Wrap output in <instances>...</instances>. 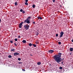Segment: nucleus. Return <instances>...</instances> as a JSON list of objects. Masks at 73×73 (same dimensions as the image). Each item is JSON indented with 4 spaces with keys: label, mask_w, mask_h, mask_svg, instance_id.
Here are the masks:
<instances>
[{
    "label": "nucleus",
    "mask_w": 73,
    "mask_h": 73,
    "mask_svg": "<svg viewBox=\"0 0 73 73\" xmlns=\"http://www.w3.org/2000/svg\"><path fill=\"white\" fill-rule=\"evenodd\" d=\"M32 45H33L34 47H36V44H32Z\"/></svg>",
    "instance_id": "obj_14"
},
{
    "label": "nucleus",
    "mask_w": 73,
    "mask_h": 73,
    "mask_svg": "<svg viewBox=\"0 0 73 73\" xmlns=\"http://www.w3.org/2000/svg\"><path fill=\"white\" fill-rule=\"evenodd\" d=\"M15 5H17V2L15 3Z\"/></svg>",
    "instance_id": "obj_17"
},
{
    "label": "nucleus",
    "mask_w": 73,
    "mask_h": 73,
    "mask_svg": "<svg viewBox=\"0 0 73 73\" xmlns=\"http://www.w3.org/2000/svg\"><path fill=\"white\" fill-rule=\"evenodd\" d=\"M32 7H33V8H35V5H33L32 6Z\"/></svg>",
    "instance_id": "obj_15"
},
{
    "label": "nucleus",
    "mask_w": 73,
    "mask_h": 73,
    "mask_svg": "<svg viewBox=\"0 0 73 73\" xmlns=\"http://www.w3.org/2000/svg\"><path fill=\"white\" fill-rule=\"evenodd\" d=\"M33 24H35V22H33Z\"/></svg>",
    "instance_id": "obj_36"
},
{
    "label": "nucleus",
    "mask_w": 73,
    "mask_h": 73,
    "mask_svg": "<svg viewBox=\"0 0 73 73\" xmlns=\"http://www.w3.org/2000/svg\"><path fill=\"white\" fill-rule=\"evenodd\" d=\"M66 38V39H67V38H66V37H65L64 38V39H65Z\"/></svg>",
    "instance_id": "obj_40"
},
{
    "label": "nucleus",
    "mask_w": 73,
    "mask_h": 73,
    "mask_svg": "<svg viewBox=\"0 0 73 73\" xmlns=\"http://www.w3.org/2000/svg\"><path fill=\"white\" fill-rule=\"evenodd\" d=\"M22 42L23 43H26L27 42L25 41V40H23L22 41Z\"/></svg>",
    "instance_id": "obj_12"
},
{
    "label": "nucleus",
    "mask_w": 73,
    "mask_h": 73,
    "mask_svg": "<svg viewBox=\"0 0 73 73\" xmlns=\"http://www.w3.org/2000/svg\"><path fill=\"white\" fill-rule=\"evenodd\" d=\"M25 13V11H22V13Z\"/></svg>",
    "instance_id": "obj_27"
},
{
    "label": "nucleus",
    "mask_w": 73,
    "mask_h": 73,
    "mask_svg": "<svg viewBox=\"0 0 73 73\" xmlns=\"http://www.w3.org/2000/svg\"><path fill=\"white\" fill-rule=\"evenodd\" d=\"M25 40H26V39H27V37H25Z\"/></svg>",
    "instance_id": "obj_37"
},
{
    "label": "nucleus",
    "mask_w": 73,
    "mask_h": 73,
    "mask_svg": "<svg viewBox=\"0 0 73 73\" xmlns=\"http://www.w3.org/2000/svg\"><path fill=\"white\" fill-rule=\"evenodd\" d=\"M29 46H31L32 45V44L31 43H29Z\"/></svg>",
    "instance_id": "obj_13"
},
{
    "label": "nucleus",
    "mask_w": 73,
    "mask_h": 73,
    "mask_svg": "<svg viewBox=\"0 0 73 73\" xmlns=\"http://www.w3.org/2000/svg\"><path fill=\"white\" fill-rule=\"evenodd\" d=\"M71 41L73 42V39H72V40H71Z\"/></svg>",
    "instance_id": "obj_38"
},
{
    "label": "nucleus",
    "mask_w": 73,
    "mask_h": 73,
    "mask_svg": "<svg viewBox=\"0 0 73 73\" xmlns=\"http://www.w3.org/2000/svg\"><path fill=\"white\" fill-rule=\"evenodd\" d=\"M19 37H20V36H19Z\"/></svg>",
    "instance_id": "obj_42"
},
{
    "label": "nucleus",
    "mask_w": 73,
    "mask_h": 73,
    "mask_svg": "<svg viewBox=\"0 0 73 73\" xmlns=\"http://www.w3.org/2000/svg\"><path fill=\"white\" fill-rule=\"evenodd\" d=\"M61 55H62V53L59 52L58 53L57 55H54V56L52 57V58L56 62L59 64L60 62H61L62 60H64V58H62L63 59L61 58Z\"/></svg>",
    "instance_id": "obj_1"
},
{
    "label": "nucleus",
    "mask_w": 73,
    "mask_h": 73,
    "mask_svg": "<svg viewBox=\"0 0 73 73\" xmlns=\"http://www.w3.org/2000/svg\"><path fill=\"white\" fill-rule=\"evenodd\" d=\"M31 18V17H28L26 20H25L23 23L24 24V23H27V24H29L30 23V19Z\"/></svg>",
    "instance_id": "obj_2"
},
{
    "label": "nucleus",
    "mask_w": 73,
    "mask_h": 73,
    "mask_svg": "<svg viewBox=\"0 0 73 73\" xmlns=\"http://www.w3.org/2000/svg\"><path fill=\"white\" fill-rule=\"evenodd\" d=\"M23 23H24V22H22L19 24V28H22V25H23Z\"/></svg>",
    "instance_id": "obj_4"
},
{
    "label": "nucleus",
    "mask_w": 73,
    "mask_h": 73,
    "mask_svg": "<svg viewBox=\"0 0 73 73\" xmlns=\"http://www.w3.org/2000/svg\"><path fill=\"white\" fill-rule=\"evenodd\" d=\"M15 51V49L14 48H12L11 50V52H14Z\"/></svg>",
    "instance_id": "obj_11"
},
{
    "label": "nucleus",
    "mask_w": 73,
    "mask_h": 73,
    "mask_svg": "<svg viewBox=\"0 0 73 73\" xmlns=\"http://www.w3.org/2000/svg\"><path fill=\"white\" fill-rule=\"evenodd\" d=\"M70 54H71V53Z\"/></svg>",
    "instance_id": "obj_45"
},
{
    "label": "nucleus",
    "mask_w": 73,
    "mask_h": 73,
    "mask_svg": "<svg viewBox=\"0 0 73 73\" xmlns=\"http://www.w3.org/2000/svg\"><path fill=\"white\" fill-rule=\"evenodd\" d=\"M25 5H28V4L27 2H26L25 3Z\"/></svg>",
    "instance_id": "obj_18"
},
{
    "label": "nucleus",
    "mask_w": 73,
    "mask_h": 73,
    "mask_svg": "<svg viewBox=\"0 0 73 73\" xmlns=\"http://www.w3.org/2000/svg\"><path fill=\"white\" fill-rule=\"evenodd\" d=\"M45 38H46V37H45Z\"/></svg>",
    "instance_id": "obj_46"
},
{
    "label": "nucleus",
    "mask_w": 73,
    "mask_h": 73,
    "mask_svg": "<svg viewBox=\"0 0 73 73\" xmlns=\"http://www.w3.org/2000/svg\"><path fill=\"white\" fill-rule=\"evenodd\" d=\"M20 37H19V38H20Z\"/></svg>",
    "instance_id": "obj_41"
},
{
    "label": "nucleus",
    "mask_w": 73,
    "mask_h": 73,
    "mask_svg": "<svg viewBox=\"0 0 73 73\" xmlns=\"http://www.w3.org/2000/svg\"><path fill=\"white\" fill-rule=\"evenodd\" d=\"M28 1V0H25V2L26 3H27Z\"/></svg>",
    "instance_id": "obj_31"
},
{
    "label": "nucleus",
    "mask_w": 73,
    "mask_h": 73,
    "mask_svg": "<svg viewBox=\"0 0 73 73\" xmlns=\"http://www.w3.org/2000/svg\"><path fill=\"white\" fill-rule=\"evenodd\" d=\"M18 60L19 61H20V60H21V59L20 58H18Z\"/></svg>",
    "instance_id": "obj_23"
},
{
    "label": "nucleus",
    "mask_w": 73,
    "mask_h": 73,
    "mask_svg": "<svg viewBox=\"0 0 73 73\" xmlns=\"http://www.w3.org/2000/svg\"><path fill=\"white\" fill-rule=\"evenodd\" d=\"M36 35H38V32L36 33Z\"/></svg>",
    "instance_id": "obj_30"
},
{
    "label": "nucleus",
    "mask_w": 73,
    "mask_h": 73,
    "mask_svg": "<svg viewBox=\"0 0 73 73\" xmlns=\"http://www.w3.org/2000/svg\"><path fill=\"white\" fill-rule=\"evenodd\" d=\"M15 41H17V38H15Z\"/></svg>",
    "instance_id": "obj_22"
},
{
    "label": "nucleus",
    "mask_w": 73,
    "mask_h": 73,
    "mask_svg": "<svg viewBox=\"0 0 73 73\" xmlns=\"http://www.w3.org/2000/svg\"><path fill=\"white\" fill-rule=\"evenodd\" d=\"M13 40H11L10 41V42H11V44H12V43H13Z\"/></svg>",
    "instance_id": "obj_19"
},
{
    "label": "nucleus",
    "mask_w": 73,
    "mask_h": 73,
    "mask_svg": "<svg viewBox=\"0 0 73 73\" xmlns=\"http://www.w3.org/2000/svg\"><path fill=\"white\" fill-rule=\"evenodd\" d=\"M60 37H62L64 35V32L63 31L61 32L60 33Z\"/></svg>",
    "instance_id": "obj_7"
},
{
    "label": "nucleus",
    "mask_w": 73,
    "mask_h": 73,
    "mask_svg": "<svg viewBox=\"0 0 73 73\" xmlns=\"http://www.w3.org/2000/svg\"><path fill=\"white\" fill-rule=\"evenodd\" d=\"M8 57L9 58H11L12 57V56L11 55H9Z\"/></svg>",
    "instance_id": "obj_16"
},
{
    "label": "nucleus",
    "mask_w": 73,
    "mask_h": 73,
    "mask_svg": "<svg viewBox=\"0 0 73 73\" xmlns=\"http://www.w3.org/2000/svg\"><path fill=\"white\" fill-rule=\"evenodd\" d=\"M14 44H15V46H17V44L16 43H14Z\"/></svg>",
    "instance_id": "obj_32"
},
{
    "label": "nucleus",
    "mask_w": 73,
    "mask_h": 73,
    "mask_svg": "<svg viewBox=\"0 0 73 73\" xmlns=\"http://www.w3.org/2000/svg\"><path fill=\"white\" fill-rule=\"evenodd\" d=\"M37 31H38V30Z\"/></svg>",
    "instance_id": "obj_43"
},
{
    "label": "nucleus",
    "mask_w": 73,
    "mask_h": 73,
    "mask_svg": "<svg viewBox=\"0 0 73 73\" xmlns=\"http://www.w3.org/2000/svg\"><path fill=\"white\" fill-rule=\"evenodd\" d=\"M58 44L59 45H60L61 44V42H58Z\"/></svg>",
    "instance_id": "obj_20"
},
{
    "label": "nucleus",
    "mask_w": 73,
    "mask_h": 73,
    "mask_svg": "<svg viewBox=\"0 0 73 73\" xmlns=\"http://www.w3.org/2000/svg\"><path fill=\"white\" fill-rule=\"evenodd\" d=\"M72 39H73V37L72 38Z\"/></svg>",
    "instance_id": "obj_44"
},
{
    "label": "nucleus",
    "mask_w": 73,
    "mask_h": 73,
    "mask_svg": "<svg viewBox=\"0 0 73 73\" xmlns=\"http://www.w3.org/2000/svg\"><path fill=\"white\" fill-rule=\"evenodd\" d=\"M19 54H20L17 53V52H15L14 53V55L15 56H18V55H19Z\"/></svg>",
    "instance_id": "obj_5"
},
{
    "label": "nucleus",
    "mask_w": 73,
    "mask_h": 73,
    "mask_svg": "<svg viewBox=\"0 0 73 73\" xmlns=\"http://www.w3.org/2000/svg\"><path fill=\"white\" fill-rule=\"evenodd\" d=\"M70 52H72L73 50V48H71L70 49Z\"/></svg>",
    "instance_id": "obj_9"
},
{
    "label": "nucleus",
    "mask_w": 73,
    "mask_h": 73,
    "mask_svg": "<svg viewBox=\"0 0 73 73\" xmlns=\"http://www.w3.org/2000/svg\"><path fill=\"white\" fill-rule=\"evenodd\" d=\"M53 52H54V51L53 50H50L48 51V53H50V54H51V53H52Z\"/></svg>",
    "instance_id": "obj_6"
},
{
    "label": "nucleus",
    "mask_w": 73,
    "mask_h": 73,
    "mask_svg": "<svg viewBox=\"0 0 73 73\" xmlns=\"http://www.w3.org/2000/svg\"><path fill=\"white\" fill-rule=\"evenodd\" d=\"M49 65H50V66H51V64H50Z\"/></svg>",
    "instance_id": "obj_39"
},
{
    "label": "nucleus",
    "mask_w": 73,
    "mask_h": 73,
    "mask_svg": "<svg viewBox=\"0 0 73 73\" xmlns=\"http://www.w3.org/2000/svg\"><path fill=\"white\" fill-rule=\"evenodd\" d=\"M41 63L40 62H39L37 63V65H41Z\"/></svg>",
    "instance_id": "obj_8"
},
{
    "label": "nucleus",
    "mask_w": 73,
    "mask_h": 73,
    "mask_svg": "<svg viewBox=\"0 0 73 73\" xmlns=\"http://www.w3.org/2000/svg\"><path fill=\"white\" fill-rule=\"evenodd\" d=\"M1 19H0V24L1 23Z\"/></svg>",
    "instance_id": "obj_35"
},
{
    "label": "nucleus",
    "mask_w": 73,
    "mask_h": 73,
    "mask_svg": "<svg viewBox=\"0 0 73 73\" xmlns=\"http://www.w3.org/2000/svg\"><path fill=\"white\" fill-rule=\"evenodd\" d=\"M52 1L54 3V2H55V0H52Z\"/></svg>",
    "instance_id": "obj_34"
},
{
    "label": "nucleus",
    "mask_w": 73,
    "mask_h": 73,
    "mask_svg": "<svg viewBox=\"0 0 73 73\" xmlns=\"http://www.w3.org/2000/svg\"><path fill=\"white\" fill-rule=\"evenodd\" d=\"M19 64H23V62H19Z\"/></svg>",
    "instance_id": "obj_24"
},
{
    "label": "nucleus",
    "mask_w": 73,
    "mask_h": 73,
    "mask_svg": "<svg viewBox=\"0 0 73 73\" xmlns=\"http://www.w3.org/2000/svg\"><path fill=\"white\" fill-rule=\"evenodd\" d=\"M35 43H36V44H38V42H35Z\"/></svg>",
    "instance_id": "obj_33"
},
{
    "label": "nucleus",
    "mask_w": 73,
    "mask_h": 73,
    "mask_svg": "<svg viewBox=\"0 0 73 73\" xmlns=\"http://www.w3.org/2000/svg\"><path fill=\"white\" fill-rule=\"evenodd\" d=\"M63 62H64V61H63L61 63L63 65H64V63Z\"/></svg>",
    "instance_id": "obj_26"
},
{
    "label": "nucleus",
    "mask_w": 73,
    "mask_h": 73,
    "mask_svg": "<svg viewBox=\"0 0 73 73\" xmlns=\"http://www.w3.org/2000/svg\"><path fill=\"white\" fill-rule=\"evenodd\" d=\"M22 70L23 71V72H25V70L24 69H22Z\"/></svg>",
    "instance_id": "obj_29"
},
{
    "label": "nucleus",
    "mask_w": 73,
    "mask_h": 73,
    "mask_svg": "<svg viewBox=\"0 0 73 73\" xmlns=\"http://www.w3.org/2000/svg\"><path fill=\"white\" fill-rule=\"evenodd\" d=\"M20 11L21 12H23V9H21L20 10Z\"/></svg>",
    "instance_id": "obj_25"
},
{
    "label": "nucleus",
    "mask_w": 73,
    "mask_h": 73,
    "mask_svg": "<svg viewBox=\"0 0 73 73\" xmlns=\"http://www.w3.org/2000/svg\"><path fill=\"white\" fill-rule=\"evenodd\" d=\"M60 69H62V67L61 66H60L59 68Z\"/></svg>",
    "instance_id": "obj_21"
},
{
    "label": "nucleus",
    "mask_w": 73,
    "mask_h": 73,
    "mask_svg": "<svg viewBox=\"0 0 73 73\" xmlns=\"http://www.w3.org/2000/svg\"><path fill=\"white\" fill-rule=\"evenodd\" d=\"M38 19H40V20H42V17H37Z\"/></svg>",
    "instance_id": "obj_10"
},
{
    "label": "nucleus",
    "mask_w": 73,
    "mask_h": 73,
    "mask_svg": "<svg viewBox=\"0 0 73 73\" xmlns=\"http://www.w3.org/2000/svg\"><path fill=\"white\" fill-rule=\"evenodd\" d=\"M56 37H58V35L57 34H56Z\"/></svg>",
    "instance_id": "obj_28"
},
{
    "label": "nucleus",
    "mask_w": 73,
    "mask_h": 73,
    "mask_svg": "<svg viewBox=\"0 0 73 73\" xmlns=\"http://www.w3.org/2000/svg\"><path fill=\"white\" fill-rule=\"evenodd\" d=\"M45 38H46V37H45Z\"/></svg>",
    "instance_id": "obj_47"
},
{
    "label": "nucleus",
    "mask_w": 73,
    "mask_h": 73,
    "mask_svg": "<svg viewBox=\"0 0 73 73\" xmlns=\"http://www.w3.org/2000/svg\"><path fill=\"white\" fill-rule=\"evenodd\" d=\"M24 28L26 30H28L29 28V25H24Z\"/></svg>",
    "instance_id": "obj_3"
}]
</instances>
